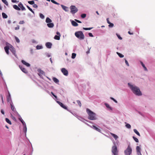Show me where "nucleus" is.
Here are the masks:
<instances>
[{"mask_svg": "<svg viewBox=\"0 0 155 155\" xmlns=\"http://www.w3.org/2000/svg\"><path fill=\"white\" fill-rule=\"evenodd\" d=\"M2 17L4 18H7V15L4 13H2Z\"/></svg>", "mask_w": 155, "mask_h": 155, "instance_id": "nucleus-28", "label": "nucleus"}, {"mask_svg": "<svg viewBox=\"0 0 155 155\" xmlns=\"http://www.w3.org/2000/svg\"><path fill=\"white\" fill-rule=\"evenodd\" d=\"M28 3L31 5H33L35 2L33 1H29L28 2Z\"/></svg>", "mask_w": 155, "mask_h": 155, "instance_id": "nucleus-42", "label": "nucleus"}, {"mask_svg": "<svg viewBox=\"0 0 155 155\" xmlns=\"http://www.w3.org/2000/svg\"><path fill=\"white\" fill-rule=\"evenodd\" d=\"M125 63L128 66H129V63H128V62H127V61L126 60H125Z\"/></svg>", "mask_w": 155, "mask_h": 155, "instance_id": "nucleus-54", "label": "nucleus"}, {"mask_svg": "<svg viewBox=\"0 0 155 155\" xmlns=\"http://www.w3.org/2000/svg\"><path fill=\"white\" fill-rule=\"evenodd\" d=\"M12 2L14 3L16 2V0H12Z\"/></svg>", "mask_w": 155, "mask_h": 155, "instance_id": "nucleus-63", "label": "nucleus"}, {"mask_svg": "<svg viewBox=\"0 0 155 155\" xmlns=\"http://www.w3.org/2000/svg\"><path fill=\"white\" fill-rule=\"evenodd\" d=\"M76 56V54L74 53H73L72 54L71 58L72 59H74Z\"/></svg>", "mask_w": 155, "mask_h": 155, "instance_id": "nucleus-37", "label": "nucleus"}, {"mask_svg": "<svg viewBox=\"0 0 155 155\" xmlns=\"http://www.w3.org/2000/svg\"><path fill=\"white\" fill-rule=\"evenodd\" d=\"M19 25H17V27H16L15 28V30H18V29H19Z\"/></svg>", "mask_w": 155, "mask_h": 155, "instance_id": "nucleus-55", "label": "nucleus"}, {"mask_svg": "<svg viewBox=\"0 0 155 155\" xmlns=\"http://www.w3.org/2000/svg\"><path fill=\"white\" fill-rule=\"evenodd\" d=\"M13 7L14 9H15L16 10H20V8L18 6L16 5H14L13 6Z\"/></svg>", "mask_w": 155, "mask_h": 155, "instance_id": "nucleus-24", "label": "nucleus"}, {"mask_svg": "<svg viewBox=\"0 0 155 155\" xmlns=\"http://www.w3.org/2000/svg\"><path fill=\"white\" fill-rule=\"evenodd\" d=\"M7 101L8 102H9L10 101H11V96L10 95V94L9 92H8V95L7 97Z\"/></svg>", "mask_w": 155, "mask_h": 155, "instance_id": "nucleus-19", "label": "nucleus"}, {"mask_svg": "<svg viewBox=\"0 0 155 155\" xmlns=\"http://www.w3.org/2000/svg\"><path fill=\"white\" fill-rule=\"evenodd\" d=\"M75 20L78 23H81V21H80L79 20H77V19H75Z\"/></svg>", "mask_w": 155, "mask_h": 155, "instance_id": "nucleus-58", "label": "nucleus"}, {"mask_svg": "<svg viewBox=\"0 0 155 155\" xmlns=\"http://www.w3.org/2000/svg\"><path fill=\"white\" fill-rule=\"evenodd\" d=\"M15 39L16 41V42L18 43L20 42V40H19V39L16 37L15 36Z\"/></svg>", "mask_w": 155, "mask_h": 155, "instance_id": "nucleus-44", "label": "nucleus"}, {"mask_svg": "<svg viewBox=\"0 0 155 155\" xmlns=\"http://www.w3.org/2000/svg\"><path fill=\"white\" fill-rule=\"evenodd\" d=\"M1 112L4 115L5 113L4 110H1Z\"/></svg>", "mask_w": 155, "mask_h": 155, "instance_id": "nucleus-61", "label": "nucleus"}, {"mask_svg": "<svg viewBox=\"0 0 155 155\" xmlns=\"http://www.w3.org/2000/svg\"><path fill=\"white\" fill-rule=\"evenodd\" d=\"M38 72L40 74H43L44 73V72L40 69H38Z\"/></svg>", "mask_w": 155, "mask_h": 155, "instance_id": "nucleus-29", "label": "nucleus"}, {"mask_svg": "<svg viewBox=\"0 0 155 155\" xmlns=\"http://www.w3.org/2000/svg\"><path fill=\"white\" fill-rule=\"evenodd\" d=\"M134 132L138 136H140V134L139 132L137 131V130L136 129H134Z\"/></svg>", "mask_w": 155, "mask_h": 155, "instance_id": "nucleus-30", "label": "nucleus"}, {"mask_svg": "<svg viewBox=\"0 0 155 155\" xmlns=\"http://www.w3.org/2000/svg\"><path fill=\"white\" fill-rule=\"evenodd\" d=\"M36 48L37 49H42L43 47L42 46L38 45L36 46Z\"/></svg>", "mask_w": 155, "mask_h": 155, "instance_id": "nucleus-35", "label": "nucleus"}, {"mask_svg": "<svg viewBox=\"0 0 155 155\" xmlns=\"http://www.w3.org/2000/svg\"><path fill=\"white\" fill-rule=\"evenodd\" d=\"M110 98L112 100H113L114 101L115 103H117V101L116 100H115L114 98H113V97H111Z\"/></svg>", "mask_w": 155, "mask_h": 155, "instance_id": "nucleus-50", "label": "nucleus"}, {"mask_svg": "<svg viewBox=\"0 0 155 155\" xmlns=\"http://www.w3.org/2000/svg\"><path fill=\"white\" fill-rule=\"evenodd\" d=\"M91 127L99 132H101V130L94 125H93L92 126H91Z\"/></svg>", "mask_w": 155, "mask_h": 155, "instance_id": "nucleus-17", "label": "nucleus"}, {"mask_svg": "<svg viewBox=\"0 0 155 155\" xmlns=\"http://www.w3.org/2000/svg\"><path fill=\"white\" fill-rule=\"evenodd\" d=\"M48 26L50 28H51L54 27V24L53 23H52L51 22L50 23H48L47 24Z\"/></svg>", "mask_w": 155, "mask_h": 155, "instance_id": "nucleus-20", "label": "nucleus"}, {"mask_svg": "<svg viewBox=\"0 0 155 155\" xmlns=\"http://www.w3.org/2000/svg\"><path fill=\"white\" fill-rule=\"evenodd\" d=\"M10 104L11 105V108L12 110L14 112V113H15L17 114H18V113L16 111V110L14 106L13 105V104L12 101H11V102L10 103Z\"/></svg>", "mask_w": 155, "mask_h": 155, "instance_id": "nucleus-7", "label": "nucleus"}, {"mask_svg": "<svg viewBox=\"0 0 155 155\" xmlns=\"http://www.w3.org/2000/svg\"><path fill=\"white\" fill-rule=\"evenodd\" d=\"M117 53L120 57L121 58L124 57V55L123 54H121L120 53L118 52H117Z\"/></svg>", "mask_w": 155, "mask_h": 155, "instance_id": "nucleus-32", "label": "nucleus"}, {"mask_svg": "<svg viewBox=\"0 0 155 155\" xmlns=\"http://www.w3.org/2000/svg\"><path fill=\"white\" fill-rule=\"evenodd\" d=\"M51 1L53 3L55 4L56 5H59V4L57 2L55 1L54 0H51Z\"/></svg>", "mask_w": 155, "mask_h": 155, "instance_id": "nucleus-40", "label": "nucleus"}, {"mask_svg": "<svg viewBox=\"0 0 155 155\" xmlns=\"http://www.w3.org/2000/svg\"><path fill=\"white\" fill-rule=\"evenodd\" d=\"M52 22V20L49 18L47 17L46 19V22L47 23H50Z\"/></svg>", "mask_w": 155, "mask_h": 155, "instance_id": "nucleus-23", "label": "nucleus"}, {"mask_svg": "<svg viewBox=\"0 0 155 155\" xmlns=\"http://www.w3.org/2000/svg\"><path fill=\"white\" fill-rule=\"evenodd\" d=\"M77 103L78 104L79 106L80 107H81V103L80 101H79V100H77Z\"/></svg>", "mask_w": 155, "mask_h": 155, "instance_id": "nucleus-46", "label": "nucleus"}, {"mask_svg": "<svg viewBox=\"0 0 155 155\" xmlns=\"http://www.w3.org/2000/svg\"><path fill=\"white\" fill-rule=\"evenodd\" d=\"M61 71L63 74L65 76H67L68 74V71L65 68H62L61 69Z\"/></svg>", "mask_w": 155, "mask_h": 155, "instance_id": "nucleus-8", "label": "nucleus"}, {"mask_svg": "<svg viewBox=\"0 0 155 155\" xmlns=\"http://www.w3.org/2000/svg\"><path fill=\"white\" fill-rule=\"evenodd\" d=\"M116 35H117L118 38H119L120 40L122 39V38L120 37V36L119 35H118L117 34Z\"/></svg>", "mask_w": 155, "mask_h": 155, "instance_id": "nucleus-51", "label": "nucleus"}, {"mask_svg": "<svg viewBox=\"0 0 155 155\" xmlns=\"http://www.w3.org/2000/svg\"><path fill=\"white\" fill-rule=\"evenodd\" d=\"M19 120H20V121H21V122L22 123V124H23L24 125V121L23 120H22L21 118L20 119V118H19Z\"/></svg>", "mask_w": 155, "mask_h": 155, "instance_id": "nucleus-52", "label": "nucleus"}, {"mask_svg": "<svg viewBox=\"0 0 155 155\" xmlns=\"http://www.w3.org/2000/svg\"><path fill=\"white\" fill-rule=\"evenodd\" d=\"M109 24V25L108 26L109 27H113L114 26V24L111 22Z\"/></svg>", "mask_w": 155, "mask_h": 155, "instance_id": "nucleus-45", "label": "nucleus"}, {"mask_svg": "<svg viewBox=\"0 0 155 155\" xmlns=\"http://www.w3.org/2000/svg\"><path fill=\"white\" fill-rule=\"evenodd\" d=\"M132 153V149L130 146H128L127 148L125 150V155H130Z\"/></svg>", "mask_w": 155, "mask_h": 155, "instance_id": "nucleus-5", "label": "nucleus"}, {"mask_svg": "<svg viewBox=\"0 0 155 155\" xmlns=\"http://www.w3.org/2000/svg\"><path fill=\"white\" fill-rule=\"evenodd\" d=\"M21 62L23 64L27 66V67H30V65L29 63L26 62L24 60H22Z\"/></svg>", "mask_w": 155, "mask_h": 155, "instance_id": "nucleus-15", "label": "nucleus"}, {"mask_svg": "<svg viewBox=\"0 0 155 155\" xmlns=\"http://www.w3.org/2000/svg\"><path fill=\"white\" fill-rule=\"evenodd\" d=\"M27 7L30 11H31L33 14H34V12L32 10V9H31L29 6L27 5Z\"/></svg>", "mask_w": 155, "mask_h": 155, "instance_id": "nucleus-36", "label": "nucleus"}, {"mask_svg": "<svg viewBox=\"0 0 155 155\" xmlns=\"http://www.w3.org/2000/svg\"><path fill=\"white\" fill-rule=\"evenodd\" d=\"M33 6L34 8H37L38 7V6L36 4H34Z\"/></svg>", "mask_w": 155, "mask_h": 155, "instance_id": "nucleus-59", "label": "nucleus"}, {"mask_svg": "<svg viewBox=\"0 0 155 155\" xmlns=\"http://www.w3.org/2000/svg\"><path fill=\"white\" fill-rule=\"evenodd\" d=\"M128 33L130 35H133V33H131L130 31L128 32Z\"/></svg>", "mask_w": 155, "mask_h": 155, "instance_id": "nucleus-62", "label": "nucleus"}, {"mask_svg": "<svg viewBox=\"0 0 155 155\" xmlns=\"http://www.w3.org/2000/svg\"><path fill=\"white\" fill-rule=\"evenodd\" d=\"M126 127L127 128H129V129H130L131 128L130 125L129 124H127L126 125Z\"/></svg>", "mask_w": 155, "mask_h": 155, "instance_id": "nucleus-41", "label": "nucleus"}, {"mask_svg": "<svg viewBox=\"0 0 155 155\" xmlns=\"http://www.w3.org/2000/svg\"><path fill=\"white\" fill-rule=\"evenodd\" d=\"M24 23V21H20L19 22V24H23Z\"/></svg>", "mask_w": 155, "mask_h": 155, "instance_id": "nucleus-57", "label": "nucleus"}, {"mask_svg": "<svg viewBox=\"0 0 155 155\" xmlns=\"http://www.w3.org/2000/svg\"><path fill=\"white\" fill-rule=\"evenodd\" d=\"M39 15H40V17L41 18L43 19L44 18V16L42 14L40 13V14Z\"/></svg>", "mask_w": 155, "mask_h": 155, "instance_id": "nucleus-48", "label": "nucleus"}, {"mask_svg": "<svg viewBox=\"0 0 155 155\" xmlns=\"http://www.w3.org/2000/svg\"><path fill=\"white\" fill-rule=\"evenodd\" d=\"M19 67L21 70L25 73H28V71L27 70L25 69V68L22 67L21 66L19 65Z\"/></svg>", "mask_w": 155, "mask_h": 155, "instance_id": "nucleus-13", "label": "nucleus"}, {"mask_svg": "<svg viewBox=\"0 0 155 155\" xmlns=\"http://www.w3.org/2000/svg\"><path fill=\"white\" fill-rule=\"evenodd\" d=\"M88 35L90 37H93V35L92 33H88Z\"/></svg>", "mask_w": 155, "mask_h": 155, "instance_id": "nucleus-56", "label": "nucleus"}, {"mask_svg": "<svg viewBox=\"0 0 155 155\" xmlns=\"http://www.w3.org/2000/svg\"><path fill=\"white\" fill-rule=\"evenodd\" d=\"M141 64L142 66H143V67L144 68L145 70L147 71V68L145 66V65L142 62H141Z\"/></svg>", "mask_w": 155, "mask_h": 155, "instance_id": "nucleus-33", "label": "nucleus"}, {"mask_svg": "<svg viewBox=\"0 0 155 155\" xmlns=\"http://www.w3.org/2000/svg\"><path fill=\"white\" fill-rule=\"evenodd\" d=\"M56 34L57 35H55L54 37V38L55 40H59L61 36V34L58 31L56 32Z\"/></svg>", "mask_w": 155, "mask_h": 155, "instance_id": "nucleus-10", "label": "nucleus"}, {"mask_svg": "<svg viewBox=\"0 0 155 155\" xmlns=\"http://www.w3.org/2000/svg\"><path fill=\"white\" fill-rule=\"evenodd\" d=\"M4 49L6 53L7 54H9V47L8 46H5L4 48Z\"/></svg>", "mask_w": 155, "mask_h": 155, "instance_id": "nucleus-18", "label": "nucleus"}, {"mask_svg": "<svg viewBox=\"0 0 155 155\" xmlns=\"http://www.w3.org/2000/svg\"><path fill=\"white\" fill-rule=\"evenodd\" d=\"M23 131L24 133H26L27 131V127L26 126H25L24 125V127L23 128Z\"/></svg>", "mask_w": 155, "mask_h": 155, "instance_id": "nucleus-39", "label": "nucleus"}, {"mask_svg": "<svg viewBox=\"0 0 155 155\" xmlns=\"http://www.w3.org/2000/svg\"><path fill=\"white\" fill-rule=\"evenodd\" d=\"M45 45L47 48H50L51 47L52 44L51 42H48L46 43Z\"/></svg>", "mask_w": 155, "mask_h": 155, "instance_id": "nucleus-14", "label": "nucleus"}, {"mask_svg": "<svg viewBox=\"0 0 155 155\" xmlns=\"http://www.w3.org/2000/svg\"><path fill=\"white\" fill-rule=\"evenodd\" d=\"M96 13L98 15H99V13L98 11H96Z\"/></svg>", "mask_w": 155, "mask_h": 155, "instance_id": "nucleus-64", "label": "nucleus"}, {"mask_svg": "<svg viewBox=\"0 0 155 155\" xmlns=\"http://www.w3.org/2000/svg\"><path fill=\"white\" fill-rule=\"evenodd\" d=\"M57 102L63 108L67 110L68 111H69L68 109L67 108V107L64 104L62 103L59 101H57Z\"/></svg>", "mask_w": 155, "mask_h": 155, "instance_id": "nucleus-9", "label": "nucleus"}, {"mask_svg": "<svg viewBox=\"0 0 155 155\" xmlns=\"http://www.w3.org/2000/svg\"><path fill=\"white\" fill-rule=\"evenodd\" d=\"M2 1L7 6L8 5V3L6 0H2Z\"/></svg>", "mask_w": 155, "mask_h": 155, "instance_id": "nucleus-34", "label": "nucleus"}, {"mask_svg": "<svg viewBox=\"0 0 155 155\" xmlns=\"http://www.w3.org/2000/svg\"><path fill=\"white\" fill-rule=\"evenodd\" d=\"M104 104H105V105L106 106V107H107V108H109V109H110V110H112V109L111 107L110 106H109V104H107V103H105Z\"/></svg>", "mask_w": 155, "mask_h": 155, "instance_id": "nucleus-31", "label": "nucleus"}, {"mask_svg": "<svg viewBox=\"0 0 155 155\" xmlns=\"http://www.w3.org/2000/svg\"><path fill=\"white\" fill-rule=\"evenodd\" d=\"M0 97L1 98V100L2 101V103H3V104H4V101H3V96L2 94H1L0 95Z\"/></svg>", "mask_w": 155, "mask_h": 155, "instance_id": "nucleus-49", "label": "nucleus"}, {"mask_svg": "<svg viewBox=\"0 0 155 155\" xmlns=\"http://www.w3.org/2000/svg\"><path fill=\"white\" fill-rule=\"evenodd\" d=\"M18 6L21 8L22 10L23 11L25 10V8L23 6V5L21 4V3H19L18 5Z\"/></svg>", "mask_w": 155, "mask_h": 155, "instance_id": "nucleus-16", "label": "nucleus"}, {"mask_svg": "<svg viewBox=\"0 0 155 155\" xmlns=\"http://www.w3.org/2000/svg\"><path fill=\"white\" fill-rule=\"evenodd\" d=\"M53 80L54 82L56 83H58L59 82V80L56 78L55 77L53 78Z\"/></svg>", "mask_w": 155, "mask_h": 155, "instance_id": "nucleus-26", "label": "nucleus"}, {"mask_svg": "<svg viewBox=\"0 0 155 155\" xmlns=\"http://www.w3.org/2000/svg\"><path fill=\"white\" fill-rule=\"evenodd\" d=\"M136 150L137 153L138 155H142L141 152H140V147L139 146H137L136 147Z\"/></svg>", "mask_w": 155, "mask_h": 155, "instance_id": "nucleus-12", "label": "nucleus"}, {"mask_svg": "<svg viewBox=\"0 0 155 155\" xmlns=\"http://www.w3.org/2000/svg\"><path fill=\"white\" fill-rule=\"evenodd\" d=\"M128 84L135 94L138 96L142 95L138 87L131 85L129 83H128Z\"/></svg>", "mask_w": 155, "mask_h": 155, "instance_id": "nucleus-1", "label": "nucleus"}, {"mask_svg": "<svg viewBox=\"0 0 155 155\" xmlns=\"http://www.w3.org/2000/svg\"><path fill=\"white\" fill-rule=\"evenodd\" d=\"M86 112L88 114V118L91 120H94L97 119L96 114L88 108L86 109Z\"/></svg>", "mask_w": 155, "mask_h": 155, "instance_id": "nucleus-2", "label": "nucleus"}, {"mask_svg": "<svg viewBox=\"0 0 155 155\" xmlns=\"http://www.w3.org/2000/svg\"><path fill=\"white\" fill-rule=\"evenodd\" d=\"M107 23L108 24L110 23V21H109V18H107Z\"/></svg>", "mask_w": 155, "mask_h": 155, "instance_id": "nucleus-60", "label": "nucleus"}, {"mask_svg": "<svg viewBox=\"0 0 155 155\" xmlns=\"http://www.w3.org/2000/svg\"><path fill=\"white\" fill-rule=\"evenodd\" d=\"M110 134L115 140H117L118 138V137L116 134L112 133H111Z\"/></svg>", "mask_w": 155, "mask_h": 155, "instance_id": "nucleus-25", "label": "nucleus"}, {"mask_svg": "<svg viewBox=\"0 0 155 155\" xmlns=\"http://www.w3.org/2000/svg\"><path fill=\"white\" fill-rule=\"evenodd\" d=\"M71 23L72 25L74 26H77L78 25V24L74 21H72Z\"/></svg>", "mask_w": 155, "mask_h": 155, "instance_id": "nucleus-22", "label": "nucleus"}, {"mask_svg": "<svg viewBox=\"0 0 155 155\" xmlns=\"http://www.w3.org/2000/svg\"><path fill=\"white\" fill-rule=\"evenodd\" d=\"M133 138L134 139V140L136 142H138L139 140H138V139L137 138H136V137H134V136L133 137Z\"/></svg>", "mask_w": 155, "mask_h": 155, "instance_id": "nucleus-38", "label": "nucleus"}, {"mask_svg": "<svg viewBox=\"0 0 155 155\" xmlns=\"http://www.w3.org/2000/svg\"><path fill=\"white\" fill-rule=\"evenodd\" d=\"M86 14H83L81 15V17L82 18H84L86 17Z\"/></svg>", "mask_w": 155, "mask_h": 155, "instance_id": "nucleus-47", "label": "nucleus"}, {"mask_svg": "<svg viewBox=\"0 0 155 155\" xmlns=\"http://www.w3.org/2000/svg\"><path fill=\"white\" fill-rule=\"evenodd\" d=\"M74 34L75 36L80 40H83L84 38V35L81 31H76Z\"/></svg>", "mask_w": 155, "mask_h": 155, "instance_id": "nucleus-3", "label": "nucleus"}, {"mask_svg": "<svg viewBox=\"0 0 155 155\" xmlns=\"http://www.w3.org/2000/svg\"><path fill=\"white\" fill-rule=\"evenodd\" d=\"M61 6L63 9L65 10V11H68V8L67 7L63 5H61Z\"/></svg>", "mask_w": 155, "mask_h": 155, "instance_id": "nucleus-21", "label": "nucleus"}, {"mask_svg": "<svg viewBox=\"0 0 155 155\" xmlns=\"http://www.w3.org/2000/svg\"><path fill=\"white\" fill-rule=\"evenodd\" d=\"M92 28H83V29L85 30H90Z\"/></svg>", "mask_w": 155, "mask_h": 155, "instance_id": "nucleus-43", "label": "nucleus"}, {"mask_svg": "<svg viewBox=\"0 0 155 155\" xmlns=\"http://www.w3.org/2000/svg\"><path fill=\"white\" fill-rule=\"evenodd\" d=\"M5 121H6L9 124L11 125L12 124V123L10 120L8 118H5Z\"/></svg>", "mask_w": 155, "mask_h": 155, "instance_id": "nucleus-27", "label": "nucleus"}, {"mask_svg": "<svg viewBox=\"0 0 155 155\" xmlns=\"http://www.w3.org/2000/svg\"><path fill=\"white\" fill-rule=\"evenodd\" d=\"M51 94L54 96V97L56 98H57V97L56 95H55L52 92H51Z\"/></svg>", "mask_w": 155, "mask_h": 155, "instance_id": "nucleus-53", "label": "nucleus"}, {"mask_svg": "<svg viewBox=\"0 0 155 155\" xmlns=\"http://www.w3.org/2000/svg\"><path fill=\"white\" fill-rule=\"evenodd\" d=\"M10 50L15 55L16 53V51L15 48L12 45L10 47Z\"/></svg>", "mask_w": 155, "mask_h": 155, "instance_id": "nucleus-11", "label": "nucleus"}, {"mask_svg": "<svg viewBox=\"0 0 155 155\" xmlns=\"http://www.w3.org/2000/svg\"><path fill=\"white\" fill-rule=\"evenodd\" d=\"M111 151L113 155H118L117 148L115 144L112 147Z\"/></svg>", "mask_w": 155, "mask_h": 155, "instance_id": "nucleus-4", "label": "nucleus"}, {"mask_svg": "<svg viewBox=\"0 0 155 155\" xmlns=\"http://www.w3.org/2000/svg\"><path fill=\"white\" fill-rule=\"evenodd\" d=\"M71 12L72 14H74L78 11L77 8L74 5H71L70 7Z\"/></svg>", "mask_w": 155, "mask_h": 155, "instance_id": "nucleus-6", "label": "nucleus"}]
</instances>
